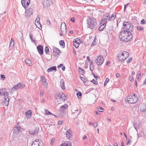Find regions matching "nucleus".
I'll return each instance as SVG.
<instances>
[{
	"mask_svg": "<svg viewBox=\"0 0 146 146\" xmlns=\"http://www.w3.org/2000/svg\"><path fill=\"white\" fill-rule=\"evenodd\" d=\"M145 21V20H144V19H142L141 21V24H145V23H146V22H144V21Z\"/></svg>",
	"mask_w": 146,
	"mask_h": 146,
	"instance_id": "46",
	"label": "nucleus"
},
{
	"mask_svg": "<svg viewBox=\"0 0 146 146\" xmlns=\"http://www.w3.org/2000/svg\"><path fill=\"white\" fill-rule=\"evenodd\" d=\"M30 1L31 0H21V3L23 6L25 8H27L29 5Z\"/></svg>",
	"mask_w": 146,
	"mask_h": 146,
	"instance_id": "11",
	"label": "nucleus"
},
{
	"mask_svg": "<svg viewBox=\"0 0 146 146\" xmlns=\"http://www.w3.org/2000/svg\"><path fill=\"white\" fill-rule=\"evenodd\" d=\"M59 43L61 46H62L64 48V41L63 40H61L59 42Z\"/></svg>",
	"mask_w": 146,
	"mask_h": 146,
	"instance_id": "38",
	"label": "nucleus"
},
{
	"mask_svg": "<svg viewBox=\"0 0 146 146\" xmlns=\"http://www.w3.org/2000/svg\"><path fill=\"white\" fill-rule=\"evenodd\" d=\"M136 77L138 80H140L141 78V72L139 70L138 71L137 74L136 76Z\"/></svg>",
	"mask_w": 146,
	"mask_h": 146,
	"instance_id": "31",
	"label": "nucleus"
},
{
	"mask_svg": "<svg viewBox=\"0 0 146 146\" xmlns=\"http://www.w3.org/2000/svg\"><path fill=\"white\" fill-rule=\"evenodd\" d=\"M119 38L121 40L128 42L132 40L133 35L130 32L121 29L119 33Z\"/></svg>",
	"mask_w": 146,
	"mask_h": 146,
	"instance_id": "1",
	"label": "nucleus"
},
{
	"mask_svg": "<svg viewBox=\"0 0 146 146\" xmlns=\"http://www.w3.org/2000/svg\"><path fill=\"white\" fill-rule=\"evenodd\" d=\"M60 29L62 35L66 34V33L67 29L66 25L64 22H62L60 26Z\"/></svg>",
	"mask_w": 146,
	"mask_h": 146,
	"instance_id": "9",
	"label": "nucleus"
},
{
	"mask_svg": "<svg viewBox=\"0 0 146 146\" xmlns=\"http://www.w3.org/2000/svg\"><path fill=\"white\" fill-rule=\"evenodd\" d=\"M55 96L56 99L57 98L61 99L63 101H64L66 99V96L62 92L60 93H56L55 94Z\"/></svg>",
	"mask_w": 146,
	"mask_h": 146,
	"instance_id": "8",
	"label": "nucleus"
},
{
	"mask_svg": "<svg viewBox=\"0 0 146 146\" xmlns=\"http://www.w3.org/2000/svg\"><path fill=\"white\" fill-rule=\"evenodd\" d=\"M109 15L108 14H106L104 15L103 16L102 19L101 21V23H104L106 22H107L106 21L108 19Z\"/></svg>",
	"mask_w": 146,
	"mask_h": 146,
	"instance_id": "14",
	"label": "nucleus"
},
{
	"mask_svg": "<svg viewBox=\"0 0 146 146\" xmlns=\"http://www.w3.org/2000/svg\"><path fill=\"white\" fill-rule=\"evenodd\" d=\"M137 28L138 30L139 31H141L143 30V28L140 25H137Z\"/></svg>",
	"mask_w": 146,
	"mask_h": 146,
	"instance_id": "37",
	"label": "nucleus"
},
{
	"mask_svg": "<svg viewBox=\"0 0 146 146\" xmlns=\"http://www.w3.org/2000/svg\"><path fill=\"white\" fill-rule=\"evenodd\" d=\"M129 56V53L125 51H123L122 52H119L118 54L117 57L118 58V60L120 61H123L126 59Z\"/></svg>",
	"mask_w": 146,
	"mask_h": 146,
	"instance_id": "4",
	"label": "nucleus"
},
{
	"mask_svg": "<svg viewBox=\"0 0 146 146\" xmlns=\"http://www.w3.org/2000/svg\"><path fill=\"white\" fill-rule=\"evenodd\" d=\"M93 125L94 127H96L97 126V122H95L93 123Z\"/></svg>",
	"mask_w": 146,
	"mask_h": 146,
	"instance_id": "49",
	"label": "nucleus"
},
{
	"mask_svg": "<svg viewBox=\"0 0 146 146\" xmlns=\"http://www.w3.org/2000/svg\"><path fill=\"white\" fill-rule=\"evenodd\" d=\"M45 114L47 115H52V113H51L48 110H45Z\"/></svg>",
	"mask_w": 146,
	"mask_h": 146,
	"instance_id": "41",
	"label": "nucleus"
},
{
	"mask_svg": "<svg viewBox=\"0 0 146 146\" xmlns=\"http://www.w3.org/2000/svg\"><path fill=\"white\" fill-rule=\"evenodd\" d=\"M33 10L32 8H29L26 10L25 13V16L27 17L30 16L33 14Z\"/></svg>",
	"mask_w": 146,
	"mask_h": 146,
	"instance_id": "12",
	"label": "nucleus"
},
{
	"mask_svg": "<svg viewBox=\"0 0 146 146\" xmlns=\"http://www.w3.org/2000/svg\"><path fill=\"white\" fill-rule=\"evenodd\" d=\"M87 24L89 28L94 29L97 25L96 19L94 17L90 18L87 20Z\"/></svg>",
	"mask_w": 146,
	"mask_h": 146,
	"instance_id": "2",
	"label": "nucleus"
},
{
	"mask_svg": "<svg viewBox=\"0 0 146 146\" xmlns=\"http://www.w3.org/2000/svg\"><path fill=\"white\" fill-rule=\"evenodd\" d=\"M100 112H103V110H104V109L103 108L100 107H98L97 109Z\"/></svg>",
	"mask_w": 146,
	"mask_h": 146,
	"instance_id": "42",
	"label": "nucleus"
},
{
	"mask_svg": "<svg viewBox=\"0 0 146 146\" xmlns=\"http://www.w3.org/2000/svg\"><path fill=\"white\" fill-rule=\"evenodd\" d=\"M63 66V64H60V65L58 66V67L60 68Z\"/></svg>",
	"mask_w": 146,
	"mask_h": 146,
	"instance_id": "59",
	"label": "nucleus"
},
{
	"mask_svg": "<svg viewBox=\"0 0 146 146\" xmlns=\"http://www.w3.org/2000/svg\"><path fill=\"white\" fill-rule=\"evenodd\" d=\"M5 101H5V102H9V98H7L6 99V98H5Z\"/></svg>",
	"mask_w": 146,
	"mask_h": 146,
	"instance_id": "57",
	"label": "nucleus"
},
{
	"mask_svg": "<svg viewBox=\"0 0 146 146\" xmlns=\"http://www.w3.org/2000/svg\"><path fill=\"white\" fill-rule=\"evenodd\" d=\"M25 61L26 63L28 65H30V64H31V61L28 59H26L25 60Z\"/></svg>",
	"mask_w": 146,
	"mask_h": 146,
	"instance_id": "35",
	"label": "nucleus"
},
{
	"mask_svg": "<svg viewBox=\"0 0 146 146\" xmlns=\"http://www.w3.org/2000/svg\"><path fill=\"white\" fill-rule=\"evenodd\" d=\"M109 79L108 78H106L104 84V86H106V84L109 82Z\"/></svg>",
	"mask_w": 146,
	"mask_h": 146,
	"instance_id": "44",
	"label": "nucleus"
},
{
	"mask_svg": "<svg viewBox=\"0 0 146 146\" xmlns=\"http://www.w3.org/2000/svg\"><path fill=\"white\" fill-rule=\"evenodd\" d=\"M68 108V106L66 104L60 107L59 111V113L60 116H63L66 112V110Z\"/></svg>",
	"mask_w": 146,
	"mask_h": 146,
	"instance_id": "6",
	"label": "nucleus"
},
{
	"mask_svg": "<svg viewBox=\"0 0 146 146\" xmlns=\"http://www.w3.org/2000/svg\"><path fill=\"white\" fill-rule=\"evenodd\" d=\"M38 132L37 130H35L33 131H30L29 133L30 134L34 135L37 134Z\"/></svg>",
	"mask_w": 146,
	"mask_h": 146,
	"instance_id": "32",
	"label": "nucleus"
},
{
	"mask_svg": "<svg viewBox=\"0 0 146 146\" xmlns=\"http://www.w3.org/2000/svg\"><path fill=\"white\" fill-rule=\"evenodd\" d=\"M115 14H113L112 16H110L108 18V20L109 21H113L115 18Z\"/></svg>",
	"mask_w": 146,
	"mask_h": 146,
	"instance_id": "30",
	"label": "nucleus"
},
{
	"mask_svg": "<svg viewBox=\"0 0 146 146\" xmlns=\"http://www.w3.org/2000/svg\"><path fill=\"white\" fill-rule=\"evenodd\" d=\"M1 78H3V79H5V76L3 74H2V75H1Z\"/></svg>",
	"mask_w": 146,
	"mask_h": 146,
	"instance_id": "60",
	"label": "nucleus"
},
{
	"mask_svg": "<svg viewBox=\"0 0 146 146\" xmlns=\"http://www.w3.org/2000/svg\"><path fill=\"white\" fill-rule=\"evenodd\" d=\"M133 26L129 22H125L123 24L122 30H125L129 32H132L133 30Z\"/></svg>",
	"mask_w": 146,
	"mask_h": 146,
	"instance_id": "3",
	"label": "nucleus"
},
{
	"mask_svg": "<svg viewBox=\"0 0 146 146\" xmlns=\"http://www.w3.org/2000/svg\"><path fill=\"white\" fill-rule=\"evenodd\" d=\"M60 146H71V143L69 141H67L62 144Z\"/></svg>",
	"mask_w": 146,
	"mask_h": 146,
	"instance_id": "27",
	"label": "nucleus"
},
{
	"mask_svg": "<svg viewBox=\"0 0 146 146\" xmlns=\"http://www.w3.org/2000/svg\"><path fill=\"white\" fill-rule=\"evenodd\" d=\"M93 75L94 76V77L96 79H97L98 78H99V77L97 76H96L95 74H93Z\"/></svg>",
	"mask_w": 146,
	"mask_h": 146,
	"instance_id": "61",
	"label": "nucleus"
},
{
	"mask_svg": "<svg viewBox=\"0 0 146 146\" xmlns=\"http://www.w3.org/2000/svg\"><path fill=\"white\" fill-rule=\"evenodd\" d=\"M20 127H16L14 128L13 133L17 134L19 131H20Z\"/></svg>",
	"mask_w": 146,
	"mask_h": 146,
	"instance_id": "24",
	"label": "nucleus"
},
{
	"mask_svg": "<svg viewBox=\"0 0 146 146\" xmlns=\"http://www.w3.org/2000/svg\"><path fill=\"white\" fill-rule=\"evenodd\" d=\"M129 4V3L124 5V10H125V8L127 7Z\"/></svg>",
	"mask_w": 146,
	"mask_h": 146,
	"instance_id": "56",
	"label": "nucleus"
},
{
	"mask_svg": "<svg viewBox=\"0 0 146 146\" xmlns=\"http://www.w3.org/2000/svg\"><path fill=\"white\" fill-rule=\"evenodd\" d=\"M94 68V67L93 64H90V70L92 71L93 70Z\"/></svg>",
	"mask_w": 146,
	"mask_h": 146,
	"instance_id": "43",
	"label": "nucleus"
},
{
	"mask_svg": "<svg viewBox=\"0 0 146 146\" xmlns=\"http://www.w3.org/2000/svg\"><path fill=\"white\" fill-rule=\"evenodd\" d=\"M66 135L68 139H69L72 136V131L71 129L67 130L66 132Z\"/></svg>",
	"mask_w": 146,
	"mask_h": 146,
	"instance_id": "15",
	"label": "nucleus"
},
{
	"mask_svg": "<svg viewBox=\"0 0 146 146\" xmlns=\"http://www.w3.org/2000/svg\"><path fill=\"white\" fill-rule=\"evenodd\" d=\"M140 110L142 112H144L146 110V104L143 105L141 106Z\"/></svg>",
	"mask_w": 146,
	"mask_h": 146,
	"instance_id": "28",
	"label": "nucleus"
},
{
	"mask_svg": "<svg viewBox=\"0 0 146 146\" xmlns=\"http://www.w3.org/2000/svg\"><path fill=\"white\" fill-rule=\"evenodd\" d=\"M143 84L144 85H146V78L145 79V80H144Z\"/></svg>",
	"mask_w": 146,
	"mask_h": 146,
	"instance_id": "64",
	"label": "nucleus"
},
{
	"mask_svg": "<svg viewBox=\"0 0 146 146\" xmlns=\"http://www.w3.org/2000/svg\"><path fill=\"white\" fill-rule=\"evenodd\" d=\"M37 26H36L37 27H38L40 29H42V26L41 25V26L40 25H37Z\"/></svg>",
	"mask_w": 146,
	"mask_h": 146,
	"instance_id": "55",
	"label": "nucleus"
},
{
	"mask_svg": "<svg viewBox=\"0 0 146 146\" xmlns=\"http://www.w3.org/2000/svg\"><path fill=\"white\" fill-rule=\"evenodd\" d=\"M33 36V35L32 34H31V33L30 34L29 36H30V39H31V41L32 42H33L35 43V38H34V39H33V37H32Z\"/></svg>",
	"mask_w": 146,
	"mask_h": 146,
	"instance_id": "33",
	"label": "nucleus"
},
{
	"mask_svg": "<svg viewBox=\"0 0 146 146\" xmlns=\"http://www.w3.org/2000/svg\"><path fill=\"white\" fill-rule=\"evenodd\" d=\"M60 85L61 87L63 90L65 89V84L64 80L63 79H61L60 81Z\"/></svg>",
	"mask_w": 146,
	"mask_h": 146,
	"instance_id": "23",
	"label": "nucleus"
},
{
	"mask_svg": "<svg viewBox=\"0 0 146 146\" xmlns=\"http://www.w3.org/2000/svg\"><path fill=\"white\" fill-rule=\"evenodd\" d=\"M106 32L107 33L111 34L113 31L112 27L111 26H108L105 27Z\"/></svg>",
	"mask_w": 146,
	"mask_h": 146,
	"instance_id": "13",
	"label": "nucleus"
},
{
	"mask_svg": "<svg viewBox=\"0 0 146 146\" xmlns=\"http://www.w3.org/2000/svg\"><path fill=\"white\" fill-rule=\"evenodd\" d=\"M9 102H4V104L6 106H7L9 104Z\"/></svg>",
	"mask_w": 146,
	"mask_h": 146,
	"instance_id": "50",
	"label": "nucleus"
},
{
	"mask_svg": "<svg viewBox=\"0 0 146 146\" xmlns=\"http://www.w3.org/2000/svg\"><path fill=\"white\" fill-rule=\"evenodd\" d=\"M54 141V139H52L51 141V142H50L51 144L52 145L53 144Z\"/></svg>",
	"mask_w": 146,
	"mask_h": 146,
	"instance_id": "51",
	"label": "nucleus"
},
{
	"mask_svg": "<svg viewBox=\"0 0 146 146\" xmlns=\"http://www.w3.org/2000/svg\"><path fill=\"white\" fill-rule=\"evenodd\" d=\"M63 122V121H59L58 122V124L59 125H61L62 124V122Z\"/></svg>",
	"mask_w": 146,
	"mask_h": 146,
	"instance_id": "58",
	"label": "nucleus"
},
{
	"mask_svg": "<svg viewBox=\"0 0 146 146\" xmlns=\"http://www.w3.org/2000/svg\"><path fill=\"white\" fill-rule=\"evenodd\" d=\"M15 42L13 40H12V38H11V40L10 42V46L9 48L10 49H12L14 47Z\"/></svg>",
	"mask_w": 146,
	"mask_h": 146,
	"instance_id": "22",
	"label": "nucleus"
},
{
	"mask_svg": "<svg viewBox=\"0 0 146 146\" xmlns=\"http://www.w3.org/2000/svg\"><path fill=\"white\" fill-rule=\"evenodd\" d=\"M129 80L131 81H132L133 80V78L132 76H130L129 77Z\"/></svg>",
	"mask_w": 146,
	"mask_h": 146,
	"instance_id": "48",
	"label": "nucleus"
},
{
	"mask_svg": "<svg viewBox=\"0 0 146 146\" xmlns=\"http://www.w3.org/2000/svg\"><path fill=\"white\" fill-rule=\"evenodd\" d=\"M62 69L63 71H64L65 69V66H63Z\"/></svg>",
	"mask_w": 146,
	"mask_h": 146,
	"instance_id": "63",
	"label": "nucleus"
},
{
	"mask_svg": "<svg viewBox=\"0 0 146 146\" xmlns=\"http://www.w3.org/2000/svg\"><path fill=\"white\" fill-rule=\"evenodd\" d=\"M21 86V84L19 83L17 85L15 86L14 87L12 88V90L13 91H15L17 89L20 88Z\"/></svg>",
	"mask_w": 146,
	"mask_h": 146,
	"instance_id": "21",
	"label": "nucleus"
},
{
	"mask_svg": "<svg viewBox=\"0 0 146 146\" xmlns=\"http://www.w3.org/2000/svg\"><path fill=\"white\" fill-rule=\"evenodd\" d=\"M46 24L47 25H50V22L49 20H47L46 21Z\"/></svg>",
	"mask_w": 146,
	"mask_h": 146,
	"instance_id": "54",
	"label": "nucleus"
},
{
	"mask_svg": "<svg viewBox=\"0 0 146 146\" xmlns=\"http://www.w3.org/2000/svg\"><path fill=\"white\" fill-rule=\"evenodd\" d=\"M4 90L3 89H0V95L2 96L4 95V93L5 92Z\"/></svg>",
	"mask_w": 146,
	"mask_h": 146,
	"instance_id": "40",
	"label": "nucleus"
},
{
	"mask_svg": "<svg viewBox=\"0 0 146 146\" xmlns=\"http://www.w3.org/2000/svg\"><path fill=\"white\" fill-rule=\"evenodd\" d=\"M43 144L41 140L36 139L33 142L31 146H42Z\"/></svg>",
	"mask_w": 146,
	"mask_h": 146,
	"instance_id": "10",
	"label": "nucleus"
},
{
	"mask_svg": "<svg viewBox=\"0 0 146 146\" xmlns=\"http://www.w3.org/2000/svg\"><path fill=\"white\" fill-rule=\"evenodd\" d=\"M82 95V93L80 92H78L77 93V95L79 98H81Z\"/></svg>",
	"mask_w": 146,
	"mask_h": 146,
	"instance_id": "39",
	"label": "nucleus"
},
{
	"mask_svg": "<svg viewBox=\"0 0 146 146\" xmlns=\"http://www.w3.org/2000/svg\"><path fill=\"white\" fill-rule=\"evenodd\" d=\"M38 51L39 54L42 55L43 54V47L41 45H39L37 47Z\"/></svg>",
	"mask_w": 146,
	"mask_h": 146,
	"instance_id": "16",
	"label": "nucleus"
},
{
	"mask_svg": "<svg viewBox=\"0 0 146 146\" xmlns=\"http://www.w3.org/2000/svg\"><path fill=\"white\" fill-rule=\"evenodd\" d=\"M79 40V38H77V40H74L73 41V45L76 48H77L78 47L79 42H78V41Z\"/></svg>",
	"mask_w": 146,
	"mask_h": 146,
	"instance_id": "18",
	"label": "nucleus"
},
{
	"mask_svg": "<svg viewBox=\"0 0 146 146\" xmlns=\"http://www.w3.org/2000/svg\"><path fill=\"white\" fill-rule=\"evenodd\" d=\"M92 82L95 84L96 85L98 84L97 82H96L95 80L94 79H93L92 81Z\"/></svg>",
	"mask_w": 146,
	"mask_h": 146,
	"instance_id": "47",
	"label": "nucleus"
},
{
	"mask_svg": "<svg viewBox=\"0 0 146 146\" xmlns=\"http://www.w3.org/2000/svg\"><path fill=\"white\" fill-rule=\"evenodd\" d=\"M25 114L27 118L30 117L32 114V112L31 110H29L25 113Z\"/></svg>",
	"mask_w": 146,
	"mask_h": 146,
	"instance_id": "25",
	"label": "nucleus"
},
{
	"mask_svg": "<svg viewBox=\"0 0 146 146\" xmlns=\"http://www.w3.org/2000/svg\"><path fill=\"white\" fill-rule=\"evenodd\" d=\"M40 16L38 15L37 16L35 21V24L36 26H37V25H40V27L41 26V24L40 22Z\"/></svg>",
	"mask_w": 146,
	"mask_h": 146,
	"instance_id": "20",
	"label": "nucleus"
},
{
	"mask_svg": "<svg viewBox=\"0 0 146 146\" xmlns=\"http://www.w3.org/2000/svg\"><path fill=\"white\" fill-rule=\"evenodd\" d=\"M132 60V59L131 58H129V60L127 61V63H129Z\"/></svg>",
	"mask_w": 146,
	"mask_h": 146,
	"instance_id": "52",
	"label": "nucleus"
},
{
	"mask_svg": "<svg viewBox=\"0 0 146 146\" xmlns=\"http://www.w3.org/2000/svg\"><path fill=\"white\" fill-rule=\"evenodd\" d=\"M41 81H42L43 83V85L45 86H48V83L47 81L46 80L45 77L43 76H41L40 77Z\"/></svg>",
	"mask_w": 146,
	"mask_h": 146,
	"instance_id": "17",
	"label": "nucleus"
},
{
	"mask_svg": "<svg viewBox=\"0 0 146 146\" xmlns=\"http://www.w3.org/2000/svg\"><path fill=\"white\" fill-rule=\"evenodd\" d=\"M4 96V98H6V99L7 98H9V96H8V95H9V93H8L6 92H5L4 93V95H3Z\"/></svg>",
	"mask_w": 146,
	"mask_h": 146,
	"instance_id": "36",
	"label": "nucleus"
},
{
	"mask_svg": "<svg viewBox=\"0 0 146 146\" xmlns=\"http://www.w3.org/2000/svg\"><path fill=\"white\" fill-rule=\"evenodd\" d=\"M53 52L54 54L55 53L56 56L58 55L60 53V50L56 48H54L53 49Z\"/></svg>",
	"mask_w": 146,
	"mask_h": 146,
	"instance_id": "19",
	"label": "nucleus"
},
{
	"mask_svg": "<svg viewBox=\"0 0 146 146\" xmlns=\"http://www.w3.org/2000/svg\"><path fill=\"white\" fill-rule=\"evenodd\" d=\"M45 51L46 52V53H47L48 52H49V50L48 48L46 46L45 48Z\"/></svg>",
	"mask_w": 146,
	"mask_h": 146,
	"instance_id": "45",
	"label": "nucleus"
},
{
	"mask_svg": "<svg viewBox=\"0 0 146 146\" xmlns=\"http://www.w3.org/2000/svg\"><path fill=\"white\" fill-rule=\"evenodd\" d=\"M104 61L103 57L101 55L98 56L95 60V62L97 65L100 66L102 64Z\"/></svg>",
	"mask_w": 146,
	"mask_h": 146,
	"instance_id": "7",
	"label": "nucleus"
},
{
	"mask_svg": "<svg viewBox=\"0 0 146 146\" xmlns=\"http://www.w3.org/2000/svg\"><path fill=\"white\" fill-rule=\"evenodd\" d=\"M138 99V98L135 96V94L133 96H129L125 99V100L126 102H128L129 103L133 104L136 103Z\"/></svg>",
	"mask_w": 146,
	"mask_h": 146,
	"instance_id": "5",
	"label": "nucleus"
},
{
	"mask_svg": "<svg viewBox=\"0 0 146 146\" xmlns=\"http://www.w3.org/2000/svg\"><path fill=\"white\" fill-rule=\"evenodd\" d=\"M44 92H43L40 91V96H42L43 95Z\"/></svg>",
	"mask_w": 146,
	"mask_h": 146,
	"instance_id": "53",
	"label": "nucleus"
},
{
	"mask_svg": "<svg viewBox=\"0 0 146 146\" xmlns=\"http://www.w3.org/2000/svg\"><path fill=\"white\" fill-rule=\"evenodd\" d=\"M106 24V22H105L104 23H102L103 25H101L100 27L99 28L98 30L99 31H101L103 30L104 28L105 27V26Z\"/></svg>",
	"mask_w": 146,
	"mask_h": 146,
	"instance_id": "29",
	"label": "nucleus"
},
{
	"mask_svg": "<svg viewBox=\"0 0 146 146\" xmlns=\"http://www.w3.org/2000/svg\"><path fill=\"white\" fill-rule=\"evenodd\" d=\"M79 72L80 74L82 75L84 74L85 72L84 70L80 68H79Z\"/></svg>",
	"mask_w": 146,
	"mask_h": 146,
	"instance_id": "34",
	"label": "nucleus"
},
{
	"mask_svg": "<svg viewBox=\"0 0 146 146\" xmlns=\"http://www.w3.org/2000/svg\"><path fill=\"white\" fill-rule=\"evenodd\" d=\"M94 41H93V42L92 43V44H91V46H94L96 45L95 43V44H94Z\"/></svg>",
	"mask_w": 146,
	"mask_h": 146,
	"instance_id": "62",
	"label": "nucleus"
},
{
	"mask_svg": "<svg viewBox=\"0 0 146 146\" xmlns=\"http://www.w3.org/2000/svg\"><path fill=\"white\" fill-rule=\"evenodd\" d=\"M56 68L55 66H53L52 67L48 68L47 70V72H52L53 70H56Z\"/></svg>",
	"mask_w": 146,
	"mask_h": 146,
	"instance_id": "26",
	"label": "nucleus"
}]
</instances>
